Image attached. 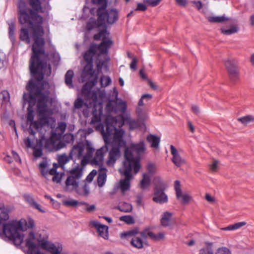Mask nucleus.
I'll list each match as a JSON object with an SVG mask.
<instances>
[{
  "label": "nucleus",
  "mask_w": 254,
  "mask_h": 254,
  "mask_svg": "<svg viewBox=\"0 0 254 254\" xmlns=\"http://www.w3.org/2000/svg\"><path fill=\"white\" fill-rule=\"evenodd\" d=\"M28 3L32 8L27 7L25 0H18V18L21 24L31 26V37L34 42L29 69L32 76L38 81H41L44 75L48 76L51 73V66L48 64L49 55L45 50L44 18L38 14L43 11L40 0H28Z\"/></svg>",
  "instance_id": "obj_1"
},
{
  "label": "nucleus",
  "mask_w": 254,
  "mask_h": 254,
  "mask_svg": "<svg viewBox=\"0 0 254 254\" xmlns=\"http://www.w3.org/2000/svg\"><path fill=\"white\" fill-rule=\"evenodd\" d=\"M105 124L106 130L104 125L101 123L98 125L96 128L101 131L103 138L104 135L108 137V144L112 148L109 151L106 164L108 167H113L120 156L121 147L126 144L123 139L125 131L121 128L125 124L124 117L121 115L114 117L108 115L106 117Z\"/></svg>",
  "instance_id": "obj_2"
},
{
  "label": "nucleus",
  "mask_w": 254,
  "mask_h": 254,
  "mask_svg": "<svg viewBox=\"0 0 254 254\" xmlns=\"http://www.w3.org/2000/svg\"><path fill=\"white\" fill-rule=\"evenodd\" d=\"M26 88L31 93L30 98L35 101L39 117L38 121H34L29 124V133L34 135L36 131L33 128L38 131L43 126L49 125L50 119L55 121L54 118H51L53 114V110L50 107L53 99L50 96L49 90H44L42 87H36L32 80L29 81Z\"/></svg>",
  "instance_id": "obj_3"
},
{
  "label": "nucleus",
  "mask_w": 254,
  "mask_h": 254,
  "mask_svg": "<svg viewBox=\"0 0 254 254\" xmlns=\"http://www.w3.org/2000/svg\"><path fill=\"white\" fill-rule=\"evenodd\" d=\"M9 218L7 210L0 203V234H4L16 246H19L23 240L22 232L24 230L21 221H12L6 223Z\"/></svg>",
  "instance_id": "obj_4"
},
{
  "label": "nucleus",
  "mask_w": 254,
  "mask_h": 254,
  "mask_svg": "<svg viewBox=\"0 0 254 254\" xmlns=\"http://www.w3.org/2000/svg\"><path fill=\"white\" fill-rule=\"evenodd\" d=\"M145 150L143 141L138 143H131L129 147L126 149L125 151V161H128L130 166L133 167L134 174H137L140 169L139 163L140 155Z\"/></svg>",
  "instance_id": "obj_5"
},
{
  "label": "nucleus",
  "mask_w": 254,
  "mask_h": 254,
  "mask_svg": "<svg viewBox=\"0 0 254 254\" xmlns=\"http://www.w3.org/2000/svg\"><path fill=\"white\" fill-rule=\"evenodd\" d=\"M107 3L106 2L100 7L96 12L98 20L101 24H113L118 19L119 11L115 8L106 10Z\"/></svg>",
  "instance_id": "obj_6"
},
{
  "label": "nucleus",
  "mask_w": 254,
  "mask_h": 254,
  "mask_svg": "<svg viewBox=\"0 0 254 254\" xmlns=\"http://www.w3.org/2000/svg\"><path fill=\"white\" fill-rule=\"evenodd\" d=\"M95 40L102 39V42L96 46V52L99 51V54H106L108 53L109 49L113 45V42L110 37V33L106 29L100 30L97 34L93 36Z\"/></svg>",
  "instance_id": "obj_7"
},
{
  "label": "nucleus",
  "mask_w": 254,
  "mask_h": 254,
  "mask_svg": "<svg viewBox=\"0 0 254 254\" xmlns=\"http://www.w3.org/2000/svg\"><path fill=\"white\" fill-rule=\"evenodd\" d=\"M125 101L118 98V92L116 87L113 89L112 98L109 100L106 106V110L109 113L118 111L124 113L127 109Z\"/></svg>",
  "instance_id": "obj_8"
},
{
  "label": "nucleus",
  "mask_w": 254,
  "mask_h": 254,
  "mask_svg": "<svg viewBox=\"0 0 254 254\" xmlns=\"http://www.w3.org/2000/svg\"><path fill=\"white\" fill-rule=\"evenodd\" d=\"M154 196L153 197L154 201L159 203H164L167 202L168 197L164 192L166 186L165 183L159 177H156L154 179Z\"/></svg>",
  "instance_id": "obj_9"
},
{
  "label": "nucleus",
  "mask_w": 254,
  "mask_h": 254,
  "mask_svg": "<svg viewBox=\"0 0 254 254\" xmlns=\"http://www.w3.org/2000/svg\"><path fill=\"white\" fill-rule=\"evenodd\" d=\"M108 137L106 135L104 136L105 144L99 149H97L94 156L92 158L91 164L93 165L98 166L99 168L104 167L103 163L105 154L108 151Z\"/></svg>",
  "instance_id": "obj_10"
},
{
  "label": "nucleus",
  "mask_w": 254,
  "mask_h": 254,
  "mask_svg": "<svg viewBox=\"0 0 254 254\" xmlns=\"http://www.w3.org/2000/svg\"><path fill=\"white\" fill-rule=\"evenodd\" d=\"M130 164L128 161L124 162V171L122 173L125 175V178L120 181V188L123 192L129 190L130 180L132 178L131 172L133 169Z\"/></svg>",
  "instance_id": "obj_11"
},
{
  "label": "nucleus",
  "mask_w": 254,
  "mask_h": 254,
  "mask_svg": "<svg viewBox=\"0 0 254 254\" xmlns=\"http://www.w3.org/2000/svg\"><path fill=\"white\" fill-rule=\"evenodd\" d=\"M40 247L49 252L51 254H62L63 251L62 245L60 244L57 245L52 243L45 239L38 240Z\"/></svg>",
  "instance_id": "obj_12"
},
{
  "label": "nucleus",
  "mask_w": 254,
  "mask_h": 254,
  "mask_svg": "<svg viewBox=\"0 0 254 254\" xmlns=\"http://www.w3.org/2000/svg\"><path fill=\"white\" fill-rule=\"evenodd\" d=\"M225 66L227 69L229 78L232 82L235 83L239 79V70L237 65L231 61L228 60L225 62Z\"/></svg>",
  "instance_id": "obj_13"
},
{
  "label": "nucleus",
  "mask_w": 254,
  "mask_h": 254,
  "mask_svg": "<svg viewBox=\"0 0 254 254\" xmlns=\"http://www.w3.org/2000/svg\"><path fill=\"white\" fill-rule=\"evenodd\" d=\"M174 189L176 191V197L183 204H187L191 200V196L187 192H182L180 182L177 180L175 182Z\"/></svg>",
  "instance_id": "obj_14"
},
{
  "label": "nucleus",
  "mask_w": 254,
  "mask_h": 254,
  "mask_svg": "<svg viewBox=\"0 0 254 254\" xmlns=\"http://www.w3.org/2000/svg\"><path fill=\"white\" fill-rule=\"evenodd\" d=\"M92 87L90 85V83L86 82L82 87L81 94L85 99H92L93 101H96L97 100L96 94L95 92L91 91Z\"/></svg>",
  "instance_id": "obj_15"
},
{
  "label": "nucleus",
  "mask_w": 254,
  "mask_h": 254,
  "mask_svg": "<svg viewBox=\"0 0 254 254\" xmlns=\"http://www.w3.org/2000/svg\"><path fill=\"white\" fill-rule=\"evenodd\" d=\"M171 153L173 156L172 161L177 167H180L186 163L185 160L181 157L177 149L173 145L170 146Z\"/></svg>",
  "instance_id": "obj_16"
},
{
  "label": "nucleus",
  "mask_w": 254,
  "mask_h": 254,
  "mask_svg": "<svg viewBox=\"0 0 254 254\" xmlns=\"http://www.w3.org/2000/svg\"><path fill=\"white\" fill-rule=\"evenodd\" d=\"M35 235L33 232H31L28 238L26 240L25 245L28 248V254H33L38 250L37 249V245L34 243Z\"/></svg>",
  "instance_id": "obj_17"
},
{
  "label": "nucleus",
  "mask_w": 254,
  "mask_h": 254,
  "mask_svg": "<svg viewBox=\"0 0 254 254\" xmlns=\"http://www.w3.org/2000/svg\"><path fill=\"white\" fill-rule=\"evenodd\" d=\"M92 225L94 226L97 230L99 235L105 239L108 238V227L105 225L100 224L97 221H93Z\"/></svg>",
  "instance_id": "obj_18"
},
{
  "label": "nucleus",
  "mask_w": 254,
  "mask_h": 254,
  "mask_svg": "<svg viewBox=\"0 0 254 254\" xmlns=\"http://www.w3.org/2000/svg\"><path fill=\"white\" fill-rule=\"evenodd\" d=\"M96 44H91L89 49L83 55V59L86 63H93V58L96 54Z\"/></svg>",
  "instance_id": "obj_19"
},
{
  "label": "nucleus",
  "mask_w": 254,
  "mask_h": 254,
  "mask_svg": "<svg viewBox=\"0 0 254 254\" xmlns=\"http://www.w3.org/2000/svg\"><path fill=\"white\" fill-rule=\"evenodd\" d=\"M23 198L25 201L28 203L30 207L38 210L41 212H45V210L42 209L41 206L35 201L31 194H25L23 195Z\"/></svg>",
  "instance_id": "obj_20"
},
{
  "label": "nucleus",
  "mask_w": 254,
  "mask_h": 254,
  "mask_svg": "<svg viewBox=\"0 0 254 254\" xmlns=\"http://www.w3.org/2000/svg\"><path fill=\"white\" fill-rule=\"evenodd\" d=\"M59 167V165L57 163H54L53 168L49 170V174L53 175L52 180L56 183H60L61 181L62 176L64 175V172L59 173L57 172V169Z\"/></svg>",
  "instance_id": "obj_21"
},
{
  "label": "nucleus",
  "mask_w": 254,
  "mask_h": 254,
  "mask_svg": "<svg viewBox=\"0 0 254 254\" xmlns=\"http://www.w3.org/2000/svg\"><path fill=\"white\" fill-rule=\"evenodd\" d=\"M95 151L94 148L92 146L88 145L86 147V153L85 156H83L81 160V167H83L87 164L90 161H91L93 154Z\"/></svg>",
  "instance_id": "obj_22"
},
{
  "label": "nucleus",
  "mask_w": 254,
  "mask_h": 254,
  "mask_svg": "<svg viewBox=\"0 0 254 254\" xmlns=\"http://www.w3.org/2000/svg\"><path fill=\"white\" fill-rule=\"evenodd\" d=\"M83 152L84 148L82 145H76L72 147L69 154L71 156L72 159L74 157L76 158L80 159L83 156Z\"/></svg>",
  "instance_id": "obj_23"
},
{
  "label": "nucleus",
  "mask_w": 254,
  "mask_h": 254,
  "mask_svg": "<svg viewBox=\"0 0 254 254\" xmlns=\"http://www.w3.org/2000/svg\"><path fill=\"white\" fill-rule=\"evenodd\" d=\"M172 216V213L168 211L164 212L160 221L161 225L165 227L171 226L173 223Z\"/></svg>",
  "instance_id": "obj_24"
},
{
  "label": "nucleus",
  "mask_w": 254,
  "mask_h": 254,
  "mask_svg": "<svg viewBox=\"0 0 254 254\" xmlns=\"http://www.w3.org/2000/svg\"><path fill=\"white\" fill-rule=\"evenodd\" d=\"M78 180L69 176L65 181V189L70 191L76 189L78 186Z\"/></svg>",
  "instance_id": "obj_25"
},
{
  "label": "nucleus",
  "mask_w": 254,
  "mask_h": 254,
  "mask_svg": "<svg viewBox=\"0 0 254 254\" xmlns=\"http://www.w3.org/2000/svg\"><path fill=\"white\" fill-rule=\"evenodd\" d=\"M107 170L105 167L99 169V175L97 178L98 185L100 187H103L106 181Z\"/></svg>",
  "instance_id": "obj_26"
},
{
  "label": "nucleus",
  "mask_w": 254,
  "mask_h": 254,
  "mask_svg": "<svg viewBox=\"0 0 254 254\" xmlns=\"http://www.w3.org/2000/svg\"><path fill=\"white\" fill-rule=\"evenodd\" d=\"M88 105L81 98H77L74 102L73 112L75 113L84 108H87Z\"/></svg>",
  "instance_id": "obj_27"
},
{
  "label": "nucleus",
  "mask_w": 254,
  "mask_h": 254,
  "mask_svg": "<svg viewBox=\"0 0 254 254\" xmlns=\"http://www.w3.org/2000/svg\"><path fill=\"white\" fill-rule=\"evenodd\" d=\"M19 39L25 42V43L29 44L31 42V40L29 36V30L26 27H22L19 31Z\"/></svg>",
  "instance_id": "obj_28"
},
{
  "label": "nucleus",
  "mask_w": 254,
  "mask_h": 254,
  "mask_svg": "<svg viewBox=\"0 0 254 254\" xmlns=\"http://www.w3.org/2000/svg\"><path fill=\"white\" fill-rule=\"evenodd\" d=\"M8 25V37L10 39L11 42L13 45L15 42V22L11 20L7 22Z\"/></svg>",
  "instance_id": "obj_29"
},
{
  "label": "nucleus",
  "mask_w": 254,
  "mask_h": 254,
  "mask_svg": "<svg viewBox=\"0 0 254 254\" xmlns=\"http://www.w3.org/2000/svg\"><path fill=\"white\" fill-rule=\"evenodd\" d=\"M71 159H72L69 154L68 155L65 153L58 155L57 156V160L59 164L58 165H59V167L60 166L64 168V165Z\"/></svg>",
  "instance_id": "obj_30"
},
{
  "label": "nucleus",
  "mask_w": 254,
  "mask_h": 254,
  "mask_svg": "<svg viewBox=\"0 0 254 254\" xmlns=\"http://www.w3.org/2000/svg\"><path fill=\"white\" fill-rule=\"evenodd\" d=\"M207 20L211 23H224L230 21L231 19L223 15L222 16H208Z\"/></svg>",
  "instance_id": "obj_31"
},
{
  "label": "nucleus",
  "mask_w": 254,
  "mask_h": 254,
  "mask_svg": "<svg viewBox=\"0 0 254 254\" xmlns=\"http://www.w3.org/2000/svg\"><path fill=\"white\" fill-rule=\"evenodd\" d=\"M48 162L46 158H43V161L39 164V168L42 176L46 177L49 174Z\"/></svg>",
  "instance_id": "obj_32"
},
{
  "label": "nucleus",
  "mask_w": 254,
  "mask_h": 254,
  "mask_svg": "<svg viewBox=\"0 0 254 254\" xmlns=\"http://www.w3.org/2000/svg\"><path fill=\"white\" fill-rule=\"evenodd\" d=\"M146 140L151 144V147L157 148L160 141V137L153 134H150L146 137Z\"/></svg>",
  "instance_id": "obj_33"
},
{
  "label": "nucleus",
  "mask_w": 254,
  "mask_h": 254,
  "mask_svg": "<svg viewBox=\"0 0 254 254\" xmlns=\"http://www.w3.org/2000/svg\"><path fill=\"white\" fill-rule=\"evenodd\" d=\"M83 167L78 165L70 171V176L77 180H79L83 175Z\"/></svg>",
  "instance_id": "obj_34"
},
{
  "label": "nucleus",
  "mask_w": 254,
  "mask_h": 254,
  "mask_svg": "<svg viewBox=\"0 0 254 254\" xmlns=\"http://www.w3.org/2000/svg\"><path fill=\"white\" fill-rule=\"evenodd\" d=\"M94 74V71L93 69V63H87L84 66L82 75L83 76L88 75L90 77H93Z\"/></svg>",
  "instance_id": "obj_35"
},
{
  "label": "nucleus",
  "mask_w": 254,
  "mask_h": 254,
  "mask_svg": "<svg viewBox=\"0 0 254 254\" xmlns=\"http://www.w3.org/2000/svg\"><path fill=\"white\" fill-rule=\"evenodd\" d=\"M125 124H127L130 129H134L140 126V123L138 121L133 120L130 118H124Z\"/></svg>",
  "instance_id": "obj_36"
},
{
  "label": "nucleus",
  "mask_w": 254,
  "mask_h": 254,
  "mask_svg": "<svg viewBox=\"0 0 254 254\" xmlns=\"http://www.w3.org/2000/svg\"><path fill=\"white\" fill-rule=\"evenodd\" d=\"M143 240L138 236H134L130 241V244L137 249H141L143 247Z\"/></svg>",
  "instance_id": "obj_37"
},
{
  "label": "nucleus",
  "mask_w": 254,
  "mask_h": 254,
  "mask_svg": "<svg viewBox=\"0 0 254 254\" xmlns=\"http://www.w3.org/2000/svg\"><path fill=\"white\" fill-rule=\"evenodd\" d=\"M120 211L123 212H130L132 211V207L131 204L127 202H121L116 207Z\"/></svg>",
  "instance_id": "obj_38"
},
{
  "label": "nucleus",
  "mask_w": 254,
  "mask_h": 254,
  "mask_svg": "<svg viewBox=\"0 0 254 254\" xmlns=\"http://www.w3.org/2000/svg\"><path fill=\"white\" fill-rule=\"evenodd\" d=\"M75 190L76 192L81 196H87L89 193V188L86 184L80 187L78 186Z\"/></svg>",
  "instance_id": "obj_39"
},
{
  "label": "nucleus",
  "mask_w": 254,
  "mask_h": 254,
  "mask_svg": "<svg viewBox=\"0 0 254 254\" xmlns=\"http://www.w3.org/2000/svg\"><path fill=\"white\" fill-rule=\"evenodd\" d=\"M73 75V71L72 70H68L65 75V83L69 88L73 87L72 78Z\"/></svg>",
  "instance_id": "obj_40"
},
{
  "label": "nucleus",
  "mask_w": 254,
  "mask_h": 254,
  "mask_svg": "<svg viewBox=\"0 0 254 254\" xmlns=\"http://www.w3.org/2000/svg\"><path fill=\"white\" fill-rule=\"evenodd\" d=\"M239 31V27L236 25H233L229 29L221 28L222 33L229 35L237 33Z\"/></svg>",
  "instance_id": "obj_41"
},
{
  "label": "nucleus",
  "mask_w": 254,
  "mask_h": 254,
  "mask_svg": "<svg viewBox=\"0 0 254 254\" xmlns=\"http://www.w3.org/2000/svg\"><path fill=\"white\" fill-rule=\"evenodd\" d=\"M246 224L245 222H240L222 228L224 231H232L238 229Z\"/></svg>",
  "instance_id": "obj_42"
},
{
  "label": "nucleus",
  "mask_w": 254,
  "mask_h": 254,
  "mask_svg": "<svg viewBox=\"0 0 254 254\" xmlns=\"http://www.w3.org/2000/svg\"><path fill=\"white\" fill-rule=\"evenodd\" d=\"M150 178L149 175L146 174H143L142 179L140 183V188L144 190L150 185Z\"/></svg>",
  "instance_id": "obj_43"
},
{
  "label": "nucleus",
  "mask_w": 254,
  "mask_h": 254,
  "mask_svg": "<svg viewBox=\"0 0 254 254\" xmlns=\"http://www.w3.org/2000/svg\"><path fill=\"white\" fill-rule=\"evenodd\" d=\"M33 149V156L35 158L40 157L43 155L42 144L40 141L39 144L32 148Z\"/></svg>",
  "instance_id": "obj_44"
},
{
  "label": "nucleus",
  "mask_w": 254,
  "mask_h": 254,
  "mask_svg": "<svg viewBox=\"0 0 254 254\" xmlns=\"http://www.w3.org/2000/svg\"><path fill=\"white\" fill-rule=\"evenodd\" d=\"M102 25V24H101V22H100L99 24L96 19L91 18L90 19L89 21L87 24V30L88 31H91L95 27H99Z\"/></svg>",
  "instance_id": "obj_45"
},
{
  "label": "nucleus",
  "mask_w": 254,
  "mask_h": 254,
  "mask_svg": "<svg viewBox=\"0 0 254 254\" xmlns=\"http://www.w3.org/2000/svg\"><path fill=\"white\" fill-rule=\"evenodd\" d=\"M0 98L4 104H7L10 102V94L8 91L3 90L0 93Z\"/></svg>",
  "instance_id": "obj_46"
},
{
  "label": "nucleus",
  "mask_w": 254,
  "mask_h": 254,
  "mask_svg": "<svg viewBox=\"0 0 254 254\" xmlns=\"http://www.w3.org/2000/svg\"><path fill=\"white\" fill-rule=\"evenodd\" d=\"M111 78L108 76L103 75L100 78V84L101 87H106L111 83Z\"/></svg>",
  "instance_id": "obj_47"
},
{
  "label": "nucleus",
  "mask_w": 254,
  "mask_h": 254,
  "mask_svg": "<svg viewBox=\"0 0 254 254\" xmlns=\"http://www.w3.org/2000/svg\"><path fill=\"white\" fill-rule=\"evenodd\" d=\"M120 220L125 222L127 224H132L134 223V220L131 215H125L120 217Z\"/></svg>",
  "instance_id": "obj_48"
},
{
  "label": "nucleus",
  "mask_w": 254,
  "mask_h": 254,
  "mask_svg": "<svg viewBox=\"0 0 254 254\" xmlns=\"http://www.w3.org/2000/svg\"><path fill=\"white\" fill-rule=\"evenodd\" d=\"M199 254H213L211 244H209L201 249L199 251Z\"/></svg>",
  "instance_id": "obj_49"
},
{
  "label": "nucleus",
  "mask_w": 254,
  "mask_h": 254,
  "mask_svg": "<svg viewBox=\"0 0 254 254\" xmlns=\"http://www.w3.org/2000/svg\"><path fill=\"white\" fill-rule=\"evenodd\" d=\"M153 236V233L147 229L144 230L140 233V237L143 240H145L147 237H149L152 239V237Z\"/></svg>",
  "instance_id": "obj_50"
},
{
  "label": "nucleus",
  "mask_w": 254,
  "mask_h": 254,
  "mask_svg": "<svg viewBox=\"0 0 254 254\" xmlns=\"http://www.w3.org/2000/svg\"><path fill=\"white\" fill-rule=\"evenodd\" d=\"M63 204L66 206H75L78 205V201L73 199H69L63 200Z\"/></svg>",
  "instance_id": "obj_51"
},
{
  "label": "nucleus",
  "mask_w": 254,
  "mask_h": 254,
  "mask_svg": "<svg viewBox=\"0 0 254 254\" xmlns=\"http://www.w3.org/2000/svg\"><path fill=\"white\" fill-rule=\"evenodd\" d=\"M242 124L247 125V124L254 122V117L252 116H247L238 119Z\"/></svg>",
  "instance_id": "obj_52"
},
{
  "label": "nucleus",
  "mask_w": 254,
  "mask_h": 254,
  "mask_svg": "<svg viewBox=\"0 0 254 254\" xmlns=\"http://www.w3.org/2000/svg\"><path fill=\"white\" fill-rule=\"evenodd\" d=\"M138 233L137 230H132L127 232H124L121 234V238L122 239L126 238L129 236H133Z\"/></svg>",
  "instance_id": "obj_53"
},
{
  "label": "nucleus",
  "mask_w": 254,
  "mask_h": 254,
  "mask_svg": "<svg viewBox=\"0 0 254 254\" xmlns=\"http://www.w3.org/2000/svg\"><path fill=\"white\" fill-rule=\"evenodd\" d=\"M28 113L27 115V122L29 124L34 121V111L29 107L27 109Z\"/></svg>",
  "instance_id": "obj_54"
},
{
  "label": "nucleus",
  "mask_w": 254,
  "mask_h": 254,
  "mask_svg": "<svg viewBox=\"0 0 254 254\" xmlns=\"http://www.w3.org/2000/svg\"><path fill=\"white\" fill-rule=\"evenodd\" d=\"M102 112H99L98 114L93 113V117L91 120V123L92 124H95L97 123H100L101 120Z\"/></svg>",
  "instance_id": "obj_55"
},
{
  "label": "nucleus",
  "mask_w": 254,
  "mask_h": 254,
  "mask_svg": "<svg viewBox=\"0 0 254 254\" xmlns=\"http://www.w3.org/2000/svg\"><path fill=\"white\" fill-rule=\"evenodd\" d=\"M161 0H144L143 1L148 5L154 7L158 5Z\"/></svg>",
  "instance_id": "obj_56"
},
{
  "label": "nucleus",
  "mask_w": 254,
  "mask_h": 254,
  "mask_svg": "<svg viewBox=\"0 0 254 254\" xmlns=\"http://www.w3.org/2000/svg\"><path fill=\"white\" fill-rule=\"evenodd\" d=\"M147 169L148 173L152 175L156 172V167L154 164L152 163H149L147 166Z\"/></svg>",
  "instance_id": "obj_57"
},
{
  "label": "nucleus",
  "mask_w": 254,
  "mask_h": 254,
  "mask_svg": "<svg viewBox=\"0 0 254 254\" xmlns=\"http://www.w3.org/2000/svg\"><path fill=\"white\" fill-rule=\"evenodd\" d=\"M215 254H231V252L230 251V250L225 248V247H222V248H219Z\"/></svg>",
  "instance_id": "obj_58"
},
{
  "label": "nucleus",
  "mask_w": 254,
  "mask_h": 254,
  "mask_svg": "<svg viewBox=\"0 0 254 254\" xmlns=\"http://www.w3.org/2000/svg\"><path fill=\"white\" fill-rule=\"evenodd\" d=\"M165 235L163 232H160L157 235L153 233V236L152 237V239L155 241H159L163 239Z\"/></svg>",
  "instance_id": "obj_59"
},
{
  "label": "nucleus",
  "mask_w": 254,
  "mask_h": 254,
  "mask_svg": "<svg viewBox=\"0 0 254 254\" xmlns=\"http://www.w3.org/2000/svg\"><path fill=\"white\" fill-rule=\"evenodd\" d=\"M218 167V162L214 160L212 164L210 165V168L212 172H216Z\"/></svg>",
  "instance_id": "obj_60"
},
{
  "label": "nucleus",
  "mask_w": 254,
  "mask_h": 254,
  "mask_svg": "<svg viewBox=\"0 0 254 254\" xmlns=\"http://www.w3.org/2000/svg\"><path fill=\"white\" fill-rule=\"evenodd\" d=\"M24 143L26 145V147L29 148H33V146L32 144V141L29 137H27L24 139Z\"/></svg>",
  "instance_id": "obj_61"
},
{
  "label": "nucleus",
  "mask_w": 254,
  "mask_h": 254,
  "mask_svg": "<svg viewBox=\"0 0 254 254\" xmlns=\"http://www.w3.org/2000/svg\"><path fill=\"white\" fill-rule=\"evenodd\" d=\"M147 9L146 5L141 3H138L135 10L144 11Z\"/></svg>",
  "instance_id": "obj_62"
},
{
  "label": "nucleus",
  "mask_w": 254,
  "mask_h": 254,
  "mask_svg": "<svg viewBox=\"0 0 254 254\" xmlns=\"http://www.w3.org/2000/svg\"><path fill=\"white\" fill-rule=\"evenodd\" d=\"M190 2L193 3L198 10H200L202 7V3L200 1L193 0L191 1Z\"/></svg>",
  "instance_id": "obj_63"
},
{
  "label": "nucleus",
  "mask_w": 254,
  "mask_h": 254,
  "mask_svg": "<svg viewBox=\"0 0 254 254\" xmlns=\"http://www.w3.org/2000/svg\"><path fill=\"white\" fill-rule=\"evenodd\" d=\"M137 113L140 119L142 120H145L147 118V115L146 114H144L143 115L142 114V112L140 108H137Z\"/></svg>",
  "instance_id": "obj_64"
}]
</instances>
